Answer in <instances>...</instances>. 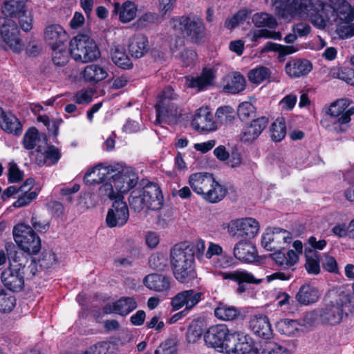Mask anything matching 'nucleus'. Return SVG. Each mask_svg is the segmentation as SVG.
Segmentation results:
<instances>
[{"label": "nucleus", "mask_w": 354, "mask_h": 354, "mask_svg": "<svg viewBox=\"0 0 354 354\" xmlns=\"http://www.w3.org/2000/svg\"><path fill=\"white\" fill-rule=\"evenodd\" d=\"M205 242L196 240L192 243L175 245L170 252L171 265L176 279L181 283H188L196 278L194 268V257L198 261L204 259Z\"/></svg>", "instance_id": "obj_1"}, {"label": "nucleus", "mask_w": 354, "mask_h": 354, "mask_svg": "<svg viewBox=\"0 0 354 354\" xmlns=\"http://www.w3.org/2000/svg\"><path fill=\"white\" fill-rule=\"evenodd\" d=\"M9 267L5 269L1 274V279L4 286L12 292H19L24 286L25 270H22L21 266L24 267L27 261V257L13 243H6Z\"/></svg>", "instance_id": "obj_2"}, {"label": "nucleus", "mask_w": 354, "mask_h": 354, "mask_svg": "<svg viewBox=\"0 0 354 354\" xmlns=\"http://www.w3.org/2000/svg\"><path fill=\"white\" fill-rule=\"evenodd\" d=\"M163 196L158 185L149 183L142 189L131 192L129 198L130 207L140 212L145 208L158 210L162 206Z\"/></svg>", "instance_id": "obj_3"}, {"label": "nucleus", "mask_w": 354, "mask_h": 354, "mask_svg": "<svg viewBox=\"0 0 354 354\" xmlns=\"http://www.w3.org/2000/svg\"><path fill=\"white\" fill-rule=\"evenodd\" d=\"M70 53L75 61L82 63L95 61L100 56L96 43L86 35H79L70 41Z\"/></svg>", "instance_id": "obj_4"}, {"label": "nucleus", "mask_w": 354, "mask_h": 354, "mask_svg": "<svg viewBox=\"0 0 354 354\" xmlns=\"http://www.w3.org/2000/svg\"><path fill=\"white\" fill-rule=\"evenodd\" d=\"M15 241L25 256L36 254L41 250V240L32 228L24 224H19L13 229Z\"/></svg>", "instance_id": "obj_5"}, {"label": "nucleus", "mask_w": 354, "mask_h": 354, "mask_svg": "<svg viewBox=\"0 0 354 354\" xmlns=\"http://www.w3.org/2000/svg\"><path fill=\"white\" fill-rule=\"evenodd\" d=\"M171 24L174 30L189 37L194 43H198L205 37L203 21L195 15H184L174 18Z\"/></svg>", "instance_id": "obj_6"}, {"label": "nucleus", "mask_w": 354, "mask_h": 354, "mask_svg": "<svg viewBox=\"0 0 354 354\" xmlns=\"http://www.w3.org/2000/svg\"><path fill=\"white\" fill-rule=\"evenodd\" d=\"M233 333H231L226 325L217 324L209 327L204 334L205 344L217 349L221 353L227 354V351L232 348Z\"/></svg>", "instance_id": "obj_7"}, {"label": "nucleus", "mask_w": 354, "mask_h": 354, "mask_svg": "<svg viewBox=\"0 0 354 354\" xmlns=\"http://www.w3.org/2000/svg\"><path fill=\"white\" fill-rule=\"evenodd\" d=\"M328 113L333 119L334 129L337 132H345L354 115V106L348 99H339L330 104Z\"/></svg>", "instance_id": "obj_8"}, {"label": "nucleus", "mask_w": 354, "mask_h": 354, "mask_svg": "<svg viewBox=\"0 0 354 354\" xmlns=\"http://www.w3.org/2000/svg\"><path fill=\"white\" fill-rule=\"evenodd\" d=\"M348 306V299L345 296L339 297L335 302L331 301L321 308V323L328 325L339 324L344 316L348 314L345 308Z\"/></svg>", "instance_id": "obj_9"}, {"label": "nucleus", "mask_w": 354, "mask_h": 354, "mask_svg": "<svg viewBox=\"0 0 354 354\" xmlns=\"http://www.w3.org/2000/svg\"><path fill=\"white\" fill-rule=\"evenodd\" d=\"M203 295V292L198 288L182 290L171 299V306L173 310L185 307L190 311L202 301Z\"/></svg>", "instance_id": "obj_10"}, {"label": "nucleus", "mask_w": 354, "mask_h": 354, "mask_svg": "<svg viewBox=\"0 0 354 354\" xmlns=\"http://www.w3.org/2000/svg\"><path fill=\"white\" fill-rule=\"evenodd\" d=\"M0 32L3 41L14 53H19L23 50L24 43L19 37L20 31L15 21L11 19H6Z\"/></svg>", "instance_id": "obj_11"}, {"label": "nucleus", "mask_w": 354, "mask_h": 354, "mask_svg": "<svg viewBox=\"0 0 354 354\" xmlns=\"http://www.w3.org/2000/svg\"><path fill=\"white\" fill-rule=\"evenodd\" d=\"M290 239V234L286 230L275 228L268 230L262 236L261 245L268 251H277L283 248V245L289 243Z\"/></svg>", "instance_id": "obj_12"}, {"label": "nucleus", "mask_w": 354, "mask_h": 354, "mask_svg": "<svg viewBox=\"0 0 354 354\" xmlns=\"http://www.w3.org/2000/svg\"><path fill=\"white\" fill-rule=\"evenodd\" d=\"M129 212L127 205L121 199L115 200L109 209L106 222L109 227H122L128 221Z\"/></svg>", "instance_id": "obj_13"}, {"label": "nucleus", "mask_w": 354, "mask_h": 354, "mask_svg": "<svg viewBox=\"0 0 354 354\" xmlns=\"http://www.w3.org/2000/svg\"><path fill=\"white\" fill-rule=\"evenodd\" d=\"M29 156L39 166H42L48 162V165L56 164L61 158L59 149L54 145L48 147L38 145L36 150L31 151Z\"/></svg>", "instance_id": "obj_14"}, {"label": "nucleus", "mask_w": 354, "mask_h": 354, "mask_svg": "<svg viewBox=\"0 0 354 354\" xmlns=\"http://www.w3.org/2000/svg\"><path fill=\"white\" fill-rule=\"evenodd\" d=\"M138 175L131 169H118L113 179L114 187L120 194L127 193L138 183Z\"/></svg>", "instance_id": "obj_15"}, {"label": "nucleus", "mask_w": 354, "mask_h": 354, "mask_svg": "<svg viewBox=\"0 0 354 354\" xmlns=\"http://www.w3.org/2000/svg\"><path fill=\"white\" fill-rule=\"evenodd\" d=\"M268 122V118L265 116L253 119L249 124L243 129L240 135L241 140L249 143L254 142L266 129Z\"/></svg>", "instance_id": "obj_16"}, {"label": "nucleus", "mask_w": 354, "mask_h": 354, "mask_svg": "<svg viewBox=\"0 0 354 354\" xmlns=\"http://www.w3.org/2000/svg\"><path fill=\"white\" fill-rule=\"evenodd\" d=\"M156 123L171 125L177 122L181 116V111L176 104H156Z\"/></svg>", "instance_id": "obj_17"}, {"label": "nucleus", "mask_w": 354, "mask_h": 354, "mask_svg": "<svg viewBox=\"0 0 354 354\" xmlns=\"http://www.w3.org/2000/svg\"><path fill=\"white\" fill-rule=\"evenodd\" d=\"M192 126L198 131H213L217 129V124L213 120V115L207 107H201L196 110Z\"/></svg>", "instance_id": "obj_18"}, {"label": "nucleus", "mask_w": 354, "mask_h": 354, "mask_svg": "<svg viewBox=\"0 0 354 354\" xmlns=\"http://www.w3.org/2000/svg\"><path fill=\"white\" fill-rule=\"evenodd\" d=\"M137 302L133 297H123L115 302L106 304L102 312L104 314L115 313L121 316H126L137 308Z\"/></svg>", "instance_id": "obj_19"}, {"label": "nucleus", "mask_w": 354, "mask_h": 354, "mask_svg": "<svg viewBox=\"0 0 354 354\" xmlns=\"http://www.w3.org/2000/svg\"><path fill=\"white\" fill-rule=\"evenodd\" d=\"M67 39L68 35L66 31L58 24L49 25L45 29L44 39L52 50H57L62 47Z\"/></svg>", "instance_id": "obj_20"}, {"label": "nucleus", "mask_w": 354, "mask_h": 354, "mask_svg": "<svg viewBox=\"0 0 354 354\" xmlns=\"http://www.w3.org/2000/svg\"><path fill=\"white\" fill-rule=\"evenodd\" d=\"M250 328L254 335L265 339H270L273 332L267 316L257 315L251 317L249 322Z\"/></svg>", "instance_id": "obj_21"}, {"label": "nucleus", "mask_w": 354, "mask_h": 354, "mask_svg": "<svg viewBox=\"0 0 354 354\" xmlns=\"http://www.w3.org/2000/svg\"><path fill=\"white\" fill-rule=\"evenodd\" d=\"M220 275L223 279H230L239 283L238 291L240 293L244 292L246 288L242 283H261L262 279H257L254 276L245 270H236L229 272H221Z\"/></svg>", "instance_id": "obj_22"}, {"label": "nucleus", "mask_w": 354, "mask_h": 354, "mask_svg": "<svg viewBox=\"0 0 354 354\" xmlns=\"http://www.w3.org/2000/svg\"><path fill=\"white\" fill-rule=\"evenodd\" d=\"M214 178L209 173H194L189 176V184L196 194L203 198L207 189L214 183Z\"/></svg>", "instance_id": "obj_23"}, {"label": "nucleus", "mask_w": 354, "mask_h": 354, "mask_svg": "<svg viewBox=\"0 0 354 354\" xmlns=\"http://www.w3.org/2000/svg\"><path fill=\"white\" fill-rule=\"evenodd\" d=\"M144 284L150 290L168 295L171 289V278L160 274H151L144 279Z\"/></svg>", "instance_id": "obj_24"}, {"label": "nucleus", "mask_w": 354, "mask_h": 354, "mask_svg": "<svg viewBox=\"0 0 354 354\" xmlns=\"http://www.w3.org/2000/svg\"><path fill=\"white\" fill-rule=\"evenodd\" d=\"M121 168L122 166L120 165L105 166L104 164L100 163L91 170L87 171L85 174V178L97 172V178L93 179L91 183H103L105 180L109 181L111 179L113 180L115 176V171H117L118 169H121Z\"/></svg>", "instance_id": "obj_25"}, {"label": "nucleus", "mask_w": 354, "mask_h": 354, "mask_svg": "<svg viewBox=\"0 0 354 354\" xmlns=\"http://www.w3.org/2000/svg\"><path fill=\"white\" fill-rule=\"evenodd\" d=\"M233 254L236 261L239 260L245 263H252L257 258L256 248L248 241L237 243L234 247Z\"/></svg>", "instance_id": "obj_26"}, {"label": "nucleus", "mask_w": 354, "mask_h": 354, "mask_svg": "<svg viewBox=\"0 0 354 354\" xmlns=\"http://www.w3.org/2000/svg\"><path fill=\"white\" fill-rule=\"evenodd\" d=\"M313 68L312 64L307 59H295L286 64L285 70L287 75L297 78L307 75Z\"/></svg>", "instance_id": "obj_27"}, {"label": "nucleus", "mask_w": 354, "mask_h": 354, "mask_svg": "<svg viewBox=\"0 0 354 354\" xmlns=\"http://www.w3.org/2000/svg\"><path fill=\"white\" fill-rule=\"evenodd\" d=\"M232 337L234 342H232V348L227 351V354H246L254 351L255 347H253L250 337L239 332H234Z\"/></svg>", "instance_id": "obj_28"}, {"label": "nucleus", "mask_w": 354, "mask_h": 354, "mask_svg": "<svg viewBox=\"0 0 354 354\" xmlns=\"http://www.w3.org/2000/svg\"><path fill=\"white\" fill-rule=\"evenodd\" d=\"M315 6L313 0H293L287 8L288 19L295 17H306Z\"/></svg>", "instance_id": "obj_29"}, {"label": "nucleus", "mask_w": 354, "mask_h": 354, "mask_svg": "<svg viewBox=\"0 0 354 354\" xmlns=\"http://www.w3.org/2000/svg\"><path fill=\"white\" fill-rule=\"evenodd\" d=\"M319 297L318 290L308 283L302 285L295 296L298 303L304 306L315 303L318 301Z\"/></svg>", "instance_id": "obj_30"}, {"label": "nucleus", "mask_w": 354, "mask_h": 354, "mask_svg": "<svg viewBox=\"0 0 354 354\" xmlns=\"http://www.w3.org/2000/svg\"><path fill=\"white\" fill-rule=\"evenodd\" d=\"M149 50L148 39L140 34L133 35L129 40V51L132 57L140 58Z\"/></svg>", "instance_id": "obj_31"}, {"label": "nucleus", "mask_w": 354, "mask_h": 354, "mask_svg": "<svg viewBox=\"0 0 354 354\" xmlns=\"http://www.w3.org/2000/svg\"><path fill=\"white\" fill-rule=\"evenodd\" d=\"M48 139L46 133H39L35 127H31L25 133L23 138V146L28 150H32L40 145L41 142L44 145H47Z\"/></svg>", "instance_id": "obj_32"}, {"label": "nucleus", "mask_w": 354, "mask_h": 354, "mask_svg": "<svg viewBox=\"0 0 354 354\" xmlns=\"http://www.w3.org/2000/svg\"><path fill=\"white\" fill-rule=\"evenodd\" d=\"M110 57L112 62L120 68L129 70L133 68V63L122 46L113 45L111 48Z\"/></svg>", "instance_id": "obj_33"}, {"label": "nucleus", "mask_w": 354, "mask_h": 354, "mask_svg": "<svg viewBox=\"0 0 354 354\" xmlns=\"http://www.w3.org/2000/svg\"><path fill=\"white\" fill-rule=\"evenodd\" d=\"M225 85L223 90L230 93L236 94L242 91L245 86V80L243 75L236 72L227 75L225 77Z\"/></svg>", "instance_id": "obj_34"}, {"label": "nucleus", "mask_w": 354, "mask_h": 354, "mask_svg": "<svg viewBox=\"0 0 354 354\" xmlns=\"http://www.w3.org/2000/svg\"><path fill=\"white\" fill-rule=\"evenodd\" d=\"M0 126L3 131L16 136L20 135L22 132V126L20 122L10 112L5 113L3 111Z\"/></svg>", "instance_id": "obj_35"}, {"label": "nucleus", "mask_w": 354, "mask_h": 354, "mask_svg": "<svg viewBox=\"0 0 354 354\" xmlns=\"http://www.w3.org/2000/svg\"><path fill=\"white\" fill-rule=\"evenodd\" d=\"M227 191L214 178V183L207 189L203 199L211 203H218L226 196Z\"/></svg>", "instance_id": "obj_36"}, {"label": "nucleus", "mask_w": 354, "mask_h": 354, "mask_svg": "<svg viewBox=\"0 0 354 354\" xmlns=\"http://www.w3.org/2000/svg\"><path fill=\"white\" fill-rule=\"evenodd\" d=\"M26 10L24 0H7L4 3L2 12L6 16L17 17Z\"/></svg>", "instance_id": "obj_37"}, {"label": "nucleus", "mask_w": 354, "mask_h": 354, "mask_svg": "<svg viewBox=\"0 0 354 354\" xmlns=\"http://www.w3.org/2000/svg\"><path fill=\"white\" fill-rule=\"evenodd\" d=\"M115 11H119L120 21L129 22L136 17L137 8L133 2L128 1L124 2L121 7L119 3H115Z\"/></svg>", "instance_id": "obj_38"}, {"label": "nucleus", "mask_w": 354, "mask_h": 354, "mask_svg": "<svg viewBox=\"0 0 354 354\" xmlns=\"http://www.w3.org/2000/svg\"><path fill=\"white\" fill-rule=\"evenodd\" d=\"M214 78L213 71L210 68H204L201 75L192 79L189 86L201 90L205 86L212 84Z\"/></svg>", "instance_id": "obj_39"}, {"label": "nucleus", "mask_w": 354, "mask_h": 354, "mask_svg": "<svg viewBox=\"0 0 354 354\" xmlns=\"http://www.w3.org/2000/svg\"><path fill=\"white\" fill-rule=\"evenodd\" d=\"M254 352L257 354H290L286 348L274 342H263L259 347H255Z\"/></svg>", "instance_id": "obj_40"}, {"label": "nucleus", "mask_w": 354, "mask_h": 354, "mask_svg": "<svg viewBox=\"0 0 354 354\" xmlns=\"http://www.w3.org/2000/svg\"><path fill=\"white\" fill-rule=\"evenodd\" d=\"M84 78L88 82H99L105 79L107 73L105 69L97 65L87 66L83 73Z\"/></svg>", "instance_id": "obj_41"}, {"label": "nucleus", "mask_w": 354, "mask_h": 354, "mask_svg": "<svg viewBox=\"0 0 354 354\" xmlns=\"http://www.w3.org/2000/svg\"><path fill=\"white\" fill-rule=\"evenodd\" d=\"M216 124L217 123L223 125L232 124L235 119L234 109L230 106H223L217 109L216 113Z\"/></svg>", "instance_id": "obj_42"}, {"label": "nucleus", "mask_w": 354, "mask_h": 354, "mask_svg": "<svg viewBox=\"0 0 354 354\" xmlns=\"http://www.w3.org/2000/svg\"><path fill=\"white\" fill-rule=\"evenodd\" d=\"M305 268L308 274H318L320 272V255L319 253H312L308 250L305 253Z\"/></svg>", "instance_id": "obj_43"}, {"label": "nucleus", "mask_w": 354, "mask_h": 354, "mask_svg": "<svg viewBox=\"0 0 354 354\" xmlns=\"http://www.w3.org/2000/svg\"><path fill=\"white\" fill-rule=\"evenodd\" d=\"M324 7L325 4L321 3L318 5V8L315 6L313 10L306 15V17H309L312 24L319 28H324L326 26V19L322 15Z\"/></svg>", "instance_id": "obj_44"}, {"label": "nucleus", "mask_w": 354, "mask_h": 354, "mask_svg": "<svg viewBox=\"0 0 354 354\" xmlns=\"http://www.w3.org/2000/svg\"><path fill=\"white\" fill-rule=\"evenodd\" d=\"M270 136L273 141L280 142L286 135V126L283 118H277L270 127Z\"/></svg>", "instance_id": "obj_45"}, {"label": "nucleus", "mask_w": 354, "mask_h": 354, "mask_svg": "<svg viewBox=\"0 0 354 354\" xmlns=\"http://www.w3.org/2000/svg\"><path fill=\"white\" fill-rule=\"evenodd\" d=\"M252 22L257 27H268L275 28L277 26L276 19L266 12L256 13L252 17Z\"/></svg>", "instance_id": "obj_46"}, {"label": "nucleus", "mask_w": 354, "mask_h": 354, "mask_svg": "<svg viewBox=\"0 0 354 354\" xmlns=\"http://www.w3.org/2000/svg\"><path fill=\"white\" fill-rule=\"evenodd\" d=\"M239 227H242L244 237L251 239L256 236L259 230V223L252 218H241V223H237Z\"/></svg>", "instance_id": "obj_47"}, {"label": "nucleus", "mask_w": 354, "mask_h": 354, "mask_svg": "<svg viewBox=\"0 0 354 354\" xmlns=\"http://www.w3.org/2000/svg\"><path fill=\"white\" fill-rule=\"evenodd\" d=\"M299 323L293 319H284L277 324V330L287 336H294L298 333Z\"/></svg>", "instance_id": "obj_48"}, {"label": "nucleus", "mask_w": 354, "mask_h": 354, "mask_svg": "<svg viewBox=\"0 0 354 354\" xmlns=\"http://www.w3.org/2000/svg\"><path fill=\"white\" fill-rule=\"evenodd\" d=\"M239 314L236 308L224 304H220L214 310L215 316L223 320H233L238 317Z\"/></svg>", "instance_id": "obj_49"}, {"label": "nucleus", "mask_w": 354, "mask_h": 354, "mask_svg": "<svg viewBox=\"0 0 354 354\" xmlns=\"http://www.w3.org/2000/svg\"><path fill=\"white\" fill-rule=\"evenodd\" d=\"M256 108L249 102L241 103L237 109V115L239 119L243 122H247L256 117Z\"/></svg>", "instance_id": "obj_50"}, {"label": "nucleus", "mask_w": 354, "mask_h": 354, "mask_svg": "<svg viewBox=\"0 0 354 354\" xmlns=\"http://www.w3.org/2000/svg\"><path fill=\"white\" fill-rule=\"evenodd\" d=\"M16 304V299L12 295L5 290L0 289V312L6 313L11 312Z\"/></svg>", "instance_id": "obj_51"}, {"label": "nucleus", "mask_w": 354, "mask_h": 354, "mask_svg": "<svg viewBox=\"0 0 354 354\" xmlns=\"http://www.w3.org/2000/svg\"><path fill=\"white\" fill-rule=\"evenodd\" d=\"M278 52L280 55H287L296 51L292 46H283L274 42L268 41L262 48L261 53Z\"/></svg>", "instance_id": "obj_52"}, {"label": "nucleus", "mask_w": 354, "mask_h": 354, "mask_svg": "<svg viewBox=\"0 0 354 354\" xmlns=\"http://www.w3.org/2000/svg\"><path fill=\"white\" fill-rule=\"evenodd\" d=\"M270 71L265 66L257 67L251 70L248 73L249 80L255 84H260L269 78Z\"/></svg>", "instance_id": "obj_53"}, {"label": "nucleus", "mask_w": 354, "mask_h": 354, "mask_svg": "<svg viewBox=\"0 0 354 354\" xmlns=\"http://www.w3.org/2000/svg\"><path fill=\"white\" fill-rule=\"evenodd\" d=\"M99 195L102 197H107L111 200L120 199V194L119 192L115 189L114 183L111 180L103 183L98 189Z\"/></svg>", "instance_id": "obj_54"}, {"label": "nucleus", "mask_w": 354, "mask_h": 354, "mask_svg": "<svg viewBox=\"0 0 354 354\" xmlns=\"http://www.w3.org/2000/svg\"><path fill=\"white\" fill-rule=\"evenodd\" d=\"M236 265L237 261L234 256L232 257L230 254L223 253L217 257L213 261V266L218 268H228L236 266Z\"/></svg>", "instance_id": "obj_55"}, {"label": "nucleus", "mask_w": 354, "mask_h": 354, "mask_svg": "<svg viewBox=\"0 0 354 354\" xmlns=\"http://www.w3.org/2000/svg\"><path fill=\"white\" fill-rule=\"evenodd\" d=\"M327 242L324 239L317 240L312 236L308 238V242L304 245V253L310 250L312 253H319L318 250H322L326 246Z\"/></svg>", "instance_id": "obj_56"}, {"label": "nucleus", "mask_w": 354, "mask_h": 354, "mask_svg": "<svg viewBox=\"0 0 354 354\" xmlns=\"http://www.w3.org/2000/svg\"><path fill=\"white\" fill-rule=\"evenodd\" d=\"M149 266L156 270H163L167 265V259L162 254H153L149 260Z\"/></svg>", "instance_id": "obj_57"}, {"label": "nucleus", "mask_w": 354, "mask_h": 354, "mask_svg": "<svg viewBox=\"0 0 354 354\" xmlns=\"http://www.w3.org/2000/svg\"><path fill=\"white\" fill-rule=\"evenodd\" d=\"M248 15V12L245 10L238 11L230 18H227L225 21V27L228 29H233L240 23L244 21Z\"/></svg>", "instance_id": "obj_58"}, {"label": "nucleus", "mask_w": 354, "mask_h": 354, "mask_svg": "<svg viewBox=\"0 0 354 354\" xmlns=\"http://www.w3.org/2000/svg\"><path fill=\"white\" fill-rule=\"evenodd\" d=\"M113 347V343L111 342H101L91 346L82 354H106Z\"/></svg>", "instance_id": "obj_59"}, {"label": "nucleus", "mask_w": 354, "mask_h": 354, "mask_svg": "<svg viewBox=\"0 0 354 354\" xmlns=\"http://www.w3.org/2000/svg\"><path fill=\"white\" fill-rule=\"evenodd\" d=\"M295 268H282L279 271L276 272L266 277L267 282L279 279L281 281H288L292 277V273Z\"/></svg>", "instance_id": "obj_60"}, {"label": "nucleus", "mask_w": 354, "mask_h": 354, "mask_svg": "<svg viewBox=\"0 0 354 354\" xmlns=\"http://www.w3.org/2000/svg\"><path fill=\"white\" fill-rule=\"evenodd\" d=\"M178 348L174 340L169 339L162 343L154 354H177Z\"/></svg>", "instance_id": "obj_61"}, {"label": "nucleus", "mask_w": 354, "mask_h": 354, "mask_svg": "<svg viewBox=\"0 0 354 354\" xmlns=\"http://www.w3.org/2000/svg\"><path fill=\"white\" fill-rule=\"evenodd\" d=\"M38 194L35 191L28 194H20L18 199L14 202L12 206L17 208L22 207L30 204L37 196Z\"/></svg>", "instance_id": "obj_62"}, {"label": "nucleus", "mask_w": 354, "mask_h": 354, "mask_svg": "<svg viewBox=\"0 0 354 354\" xmlns=\"http://www.w3.org/2000/svg\"><path fill=\"white\" fill-rule=\"evenodd\" d=\"M323 269L328 272L338 273V266L335 259L333 257L324 254L321 259Z\"/></svg>", "instance_id": "obj_63"}, {"label": "nucleus", "mask_w": 354, "mask_h": 354, "mask_svg": "<svg viewBox=\"0 0 354 354\" xmlns=\"http://www.w3.org/2000/svg\"><path fill=\"white\" fill-rule=\"evenodd\" d=\"M203 335V329L198 324H192L189 326L186 337L188 343H195Z\"/></svg>", "instance_id": "obj_64"}]
</instances>
